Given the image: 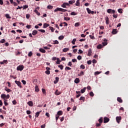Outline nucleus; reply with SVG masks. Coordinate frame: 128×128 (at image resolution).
Masks as SVG:
<instances>
[{"label":"nucleus","instance_id":"nucleus-1","mask_svg":"<svg viewBox=\"0 0 128 128\" xmlns=\"http://www.w3.org/2000/svg\"><path fill=\"white\" fill-rule=\"evenodd\" d=\"M107 12L108 14H110V12H112V14H113V18H118V15H116L115 12H116V10H112V9H108L107 10Z\"/></svg>","mask_w":128,"mask_h":128},{"label":"nucleus","instance_id":"nucleus-2","mask_svg":"<svg viewBox=\"0 0 128 128\" xmlns=\"http://www.w3.org/2000/svg\"><path fill=\"white\" fill-rule=\"evenodd\" d=\"M68 12V10L62 8H57L54 10V12Z\"/></svg>","mask_w":128,"mask_h":128},{"label":"nucleus","instance_id":"nucleus-3","mask_svg":"<svg viewBox=\"0 0 128 128\" xmlns=\"http://www.w3.org/2000/svg\"><path fill=\"white\" fill-rule=\"evenodd\" d=\"M24 65H20L17 67L16 70H20V72H22V70H24Z\"/></svg>","mask_w":128,"mask_h":128},{"label":"nucleus","instance_id":"nucleus-4","mask_svg":"<svg viewBox=\"0 0 128 128\" xmlns=\"http://www.w3.org/2000/svg\"><path fill=\"white\" fill-rule=\"evenodd\" d=\"M121 120H122L121 116H116V120L118 124H120V122Z\"/></svg>","mask_w":128,"mask_h":128},{"label":"nucleus","instance_id":"nucleus-5","mask_svg":"<svg viewBox=\"0 0 128 128\" xmlns=\"http://www.w3.org/2000/svg\"><path fill=\"white\" fill-rule=\"evenodd\" d=\"M16 84L18 86H20V88H22V86L20 84H22V83L20 81L15 80Z\"/></svg>","mask_w":128,"mask_h":128},{"label":"nucleus","instance_id":"nucleus-6","mask_svg":"<svg viewBox=\"0 0 128 128\" xmlns=\"http://www.w3.org/2000/svg\"><path fill=\"white\" fill-rule=\"evenodd\" d=\"M110 122V118H108L107 117H104V124H106V122Z\"/></svg>","mask_w":128,"mask_h":128},{"label":"nucleus","instance_id":"nucleus-7","mask_svg":"<svg viewBox=\"0 0 128 128\" xmlns=\"http://www.w3.org/2000/svg\"><path fill=\"white\" fill-rule=\"evenodd\" d=\"M27 104H28V106H34V102H32V101H29L28 102Z\"/></svg>","mask_w":128,"mask_h":128},{"label":"nucleus","instance_id":"nucleus-8","mask_svg":"<svg viewBox=\"0 0 128 128\" xmlns=\"http://www.w3.org/2000/svg\"><path fill=\"white\" fill-rule=\"evenodd\" d=\"M1 98H2L4 100H6V94H2Z\"/></svg>","mask_w":128,"mask_h":128},{"label":"nucleus","instance_id":"nucleus-9","mask_svg":"<svg viewBox=\"0 0 128 128\" xmlns=\"http://www.w3.org/2000/svg\"><path fill=\"white\" fill-rule=\"evenodd\" d=\"M92 49H90L88 51V56H92Z\"/></svg>","mask_w":128,"mask_h":128},{"label":"nucleus","instance_id":"nucleus-10","mask_svg":"<svg viewBox=\"0 0 128 128\" xmlns=\"http://www.w3.org/2000/svg\"><path fill=\"white\" fill-rule=\"evenodd\" d=\"M118 32V30L116 29H113L112 30V34H116Z\"/></svg>","mask_w":128,"mask_h":128},{"label":"nucleus","instance_id":"nucleus-11","mask_svg":"<svg viewBox=\"0 0 128 128\" xmlns=\"http://www.w3.org/2000/svg\"><path fill=\"white\" fill-rule=\"evenodd\" d=\"M60 94H62V92H58V90L54 92V94H56V96H59Z\"/></svg>","mask_w":128,"mask_h":128},{"label":"nucleus","instance_id":"nucleus-12","mask_svg":"<svg viewBox=\"0 0 128 128\" xmlns=\"http://www.w3.org/2000/svg\"><path fill=\"white\" fill-rule=\"evenodd\" d=\"M40 52H42V54H46V50L44 48H40L39 50Z\"/></svg>","mask_w":128,"mask_h":128},{"label":"nucleus","instance_id":"nucleus-13","mask_svg":"<svg viewBox=\"0 0 128 128\" xmlns=\"http://www.w3.org/2000/svg\"><path fill=\"white\" fill-rule=\"evenodd\" d=\"M32 34V36H36V34H38V31L36 30H33Z\"/></svg>","mask_w":128,"mask_h":128},{"label":"nucleus","instance_id":"nucleus-14","mask_svg":"<svg viewBox=\"0 0 128 128\" xmlns=\"http://www.w3.org/2000/svg\"><path fill=\"white\" fill-rule=\"evenodd\" d=\"M105 20L106 24H110V18H108V17L106 18Z\"/></svg>","mask_w":128,"mask_h":128},{"label":"nucleus","instance_id":"nucleus-15","mask_svg":"<svg viewBox=\"0 0 128 128\" xmlns=\"http://www.w3.org/2000/svg\"><path fill=\"white\" fill-rule=\"evenodd\" d=\"M48 26H50V24L44 23V28H46Z\"/></svg>","mask_w":128,"mask_h":128},{"label":"nucleus","instance_id":"nucleus-16","mask_svg":"<svg viewBox=\"0 0 128 128\" xmlns=\"http://www.w3.org/2000/svg\"><path fill=\"white\" fill-rule=\"evenodd\" d=\"M35 92H40V89L38 88V86H36L35 87Z\"/></svg>","mask_w":128,"mask_h":128},{"label":"nucleus","instance_id":"nucleus-17","mask_svg":"<svg viewBox=\"0 0 128 128\" xmlns=\"http://www.w3.org/2000/svg\"><path fill=\"white\" fill-rule=\"evenodd\" d=\"M117 100L118 102L122 103V98L118 97L117 98Z\"/></svg>","mask_w":128,"mask_h":128},{"label":"nucleus","instance_id":"nucleus-18","mask_svg":"<svg viewBox=\"0 0 128 128\" xmlns=\"http://www.w3.org/2000/svg\"><path fill=\"white\" fill-rule=\"evenodd\" d=\"M74 2H76V0H70L68 2L69 4H74Z\"/></svg>","mask_w":128,"mask_h":128},{"label":"nucleus","instance_id":"nucleus-19","mask_svg":"<svg viewBox=\"0 0 128 128\" xmlns=\"http://www.w3.org/2000/svg\"><path fill=\"white\" fill-rule=\"evenodd\" d=\"M70 48H64L62 50V52H68V50H69Z\"/></svg>","mask_w":128,"mask_h":128},{"label":"nucleus","instance_id":"nucleus-20","mask_svg":"<svg viewBox=\"0 0 128 128\" xmlns=\"http://www.w3.org/2000/svg\"><path fill=\"white\" fill-rule=\"evenodd\" d=\"M86 88H84L82 89L80 92L82 94H84L86 92Z\"/></svg>","mask_w":128,"mask_h":128},{"label":"nucleus","instance_id":"nucleus-21","mask_svg":"<svg viewBox=\"0 0 128 128\" xmlns=\"http://www.w3.org/2000/svg\"><path fill=\"white\" fill-rule=\"evenodd\" d=\"M76 6H80V0H77L76 4H75Z\"/></svg>","mask_w":128,"mask_h":128},{"label":"nucleus","instance_id":"nucleus-22","mask_svg":"<svg viewBox=\"0 0 128 128\" xmlns=\"http://www.w3.org/2000/svg\"><path fill=\"white\" fill-rule=\"evenodd\" d=\"M80 26V22H76L74 24V26H76V28H78V26Z\"/></svg>","mask_w":128,"mask_h":128},{"label":"nucleus","instance_id":"nucleus-23","mask_svg":"<svg viewBox=\"0 0 128 128\" xmlns=\"http://www.w3.org/2000/svg\"><path fill=\"white\" fill-rule=\"evenodd\" d=\"M60 44V42L57 40H55L53 41L54 44Z\"/></svg>","mask_w":128,"mask_h":128},{"label":"nucleus","instance_id":"nucleus-24","mask_svg":"<svg viewBox=\"0 0 128 128\" xmlns=\"http://www.w3.org/2000/svg\"><path fill=\"white\" fill-rule=\"evenodd\" d=\"M5 90L6 92H12V90H10V89L9 88H8L7 87H5Z\"/></svg>","mask_w":128,"mask_h":128},{"label":"nucleus","instance_id":"nucleus-25","mask_svg":"<svg viewBox=\"0 0 128 128\" xmlns=\"http://www.w3.org/2000/svg\"><path fill=\"white\" fill-rule=\"evenodd\" d=\"M64 36H60L58 37V40H64Z\"/></svg>","mask_w":128,"mask_h":128},{"label":"nucleus","instance_id":"nucleus-26","mask_svg":"<svg viewBox=\"0 0 128 128\" xmlns=\"http://www.w3.org/2000/svg\"><path fill=\"white\" fill-rule=\"evenodd\" d=\"M40 112H41V111H40V112H36V116H36V118H38V116H40Z\"/></svg>","mask_w":128,"mask_h":128},{"label":"nucleus","instance_id":"nucleus-27","mask_svg":"<svg viewBox=\"0 0 128 128\" xmlns=\"http://www.w3.org/2000/svg\"><path fill=\"white\" fill-rule=\"evenodd\" d=\"M34 12L36 14L37 16H40V13L38 12L37 10H35Z\"/></svg>","mask_w":128,"mask_h":128},{"label":"nucleus","instance_id":"nucleus-28","mask_svg":"<svg viewBox=\"0 0 128 128\" xmlns=\"http://www.w3.org/2000/svg\"><path fill=\"white\" fill-rule=\"evenodd\" d=\"M103 48V46L102 45L100 44H98V46H97V48H98V49H100V48Z\"/></svg>","mask_w":128,"mask_h":128},{"label":"nucleus","instance_id":"nucleus-29","mask_svg":"<svg viewBox=\"0 0 128 128\" xmlns=\"http://www.w3.org/2000/svg\"><path fill=\"white\" fill-rule=\"evenodd\" d=\"M56 60V64H60V58H57Z\"/></svg>","mask_w":128,"mask_h":128},{"label":"nucleus","instance_id":"nucleus-30","mask_svg":"<svg viewBox=\"0 0 128 128\" xmlns=\"http://www.w3.org/2000/svg\"><path fill=\"white\" fill-rule=\"evenodd\" d=\"M8 62V60H4L3 62H0V64H6Z\"/></svg>","mask_w":128,"mask_h":128},{"label":"nucleus","instance_id":"nucleus-31","mask_svg":"<svg viewBox=\"0 0 128 128\" xmlns=\"http://www.w3.org/2000/svg\"><path fill=\"white\" fill-rule=\"evenodd\" d=\"M57 114H58V116H62V111H58L57 113Z\"/></svg>","mask_w":128,"mask_h":128},{"label":"nucleus","instance_id":"nucleus-32","mask_svg":"<svg viewBox=\"0 0 128 128\" xmlns=\"http://www.w3.org/2000/svg\"><path fill=\"white\" fill-rule=\"evenodd\" d=\"M54 6H52L49 5L47 6V8L49 10H52Z\"/></svg>","mask_w":128,"mask_h":128},{"label":"nucleus","instance_id":"nucleus-33","mask_svg":"<svg viewBox=\"0 0 128 128\" xmlns=\"http://www.w3.org/2000/svg\"><path fill=\"white\" fill-rule=\"evenodd\" d=\"M4 104L6 106H8V103L6 102H8V100H4Z\"/></svg>","mask_w":128,"mask_h":128},{"label":"nucleus","instance_id":"nucleus-34","mask_svg":"<svg viewBox=\"0 0 128 128\" xmlns=\"http://www.w3.org/2000/svg\"><path fill=\"white\" fill-rule=\"evenodd\" d=\"M70 20V18L69 17H64V20L68 21V20Z\"/></svg>","mask_w":128,"mask_h":128},{"label":"nucleus","instance_id":"nucleus-35","mask_svg":"<svg viewBox=\"0 0 128 128\" xmlns=\"http://www.w3.org/2000/svg\"><path fill=\"white\" fill-rule=\"evenodd\" d=\"M70 14L71 16H76V14H78V13H76L74 12H71Z\"/></svg>","mask_w":128,"mask_h":128},{"label":"nucleus","instance_id":"nucleus-36","mask_svg":"<svg viewBox=\"0 0 128 128\" xmlns=\"http://www.w3.org/2000/svg\"><path fill=\"white\" fill-rule=\"evenodd\" d=\"M85 100H86V98L84 96H81L80 98V100H83V102H84Z\"/></svg>","mask_w":128,"mask_h":128},{"label":"nucleus","instance_id":"nucleus-37","mask_svg":"<svg viewBox=\"0 0 128 128\" xmlns=\"http://www.w3.org/2000/svg\"><path fill=\"white\" fill-rule=\"evenodd\" d=\"M76 38L73 39V40L72 42V44H76Z\"/></svg>","mask_w":128,"mask_h":128},{"label":"nucleus","instance_id":"nucleus-38","mask_svg":"<svg viewBox=\"0 0 128 128\" xmlns=\"http://www.w3.org/2000/svg\"><path fill=\"white\" fill-rule=\"evenodd\" d=\"M101 73H102V72H94V74L96 76H98V75L100 74H101Z\"/></svg>","mask_w":128,"mask_h":128},{"label":"nucleus","instance_id":"nucleus-39","mask_svg":"<svg viewBox=\"0 0 128 128\" xmlns=\"http://www.w3.org/2000/svg\"><path fill=\"white\" fill-rule=\"evenodd\" d=\"M38 30V32H43V33L46 32V30H44L40 29V30Z\"/></svg>","mask_w":128,"mask_h":128},{"label":"nucleus","instance_id":"nucleus-40","mask_svg":"<svg viewBox=\"0 0 128 128\" xmlns=\"http://www.w3.org/2000/svg\"><path fill=\"white\" fill-rule=\"evenodd\" d=\"M90 38H91V40H96V38H94V36L92 35H90Z\"/></svg>","mask_w":128,"mask_h":128},{"label":"nucleus","instance_id":"nucleus-41","mask_svg":"<svg viewBox=\"0 0 128 128\" xmlns=\"http://www.w3.org/2000/svg\"><path fill=\"white\" fill-rule=\"evenodd\" d=\"M72 70V68L68 67V66H66L65 68V70Z\"/></svg>","mask_w":128,"mask_h":128},{"label":"nucleus","instance_id":"nucleus-42","mask_svg":"<svg viewBox=\"0 0 128 128\" xmlns=\"http://www.w3.org/2000/svg\"><path fill=\"white\" fill-rule=\"evenodd\" d=\"M0 42L1 44H4V42H6V40L4 39H2L0 41Z\"/></svg>","mask_w":128,"mask_h":128},{"label":"nucleus","instance_id":"nucleus-43","mask_svg":"<svg viewBox=\"0 0 128 128\" xmlns=\"http://www.w3.org/2000/svg\"><path fill=\"white\" fill-rule=\"evenodd\" d=\"M118 12L120 14H122V9L120 8L118 10Z\"/></svg>","mask_w":128,"mask_h":128},{"label":"nucleus","instance_id":"nucleus-44","mask_svg":"<svg viewBox=\"0 0 128 128\" xmlns=\"http://www.w3.org/2000/svg\"><path fill=\"white\" fill-rule=\"evenodd\" d=\"M50 28L52 32H54V28L50 26Z\"/></svg>","mask_w":128,"mask_h":128},{"label":"nucleus","instance_id":"nucleus-45","mask_svg":"<svg viewBox=\"0 0 128 128\" xmlns=\"http://www.w3.org/2000/svg\"><path fill=\"white\" fill-rule=\"evenodd\" d=\"M30 18V14H26V18H27V20H28V18Z\"/></svg>","mask_w":128,"mask_h":128},{"label":"nucleus","instance_id":"nucleus-46","mask_svg":"<svg viewBox=\"0 0 128 128\" xmlns=\"http://www.w3.org/2000/svg\"><path fill=\"white\" fill-rule=\"evenodd\" d=\"M86 10L88 14H90L92 10L90 9V8H86Z\"/></svg>","mask_w":128,"mask_h":128},{"label":"nucleus","instance_id":"nucleus-47","mask_svg":"<svg viewBox=\"0 0 128 128\" xmlns=\"http://www.w3.org/2000/svg\"><path fill=\"white\" fill-rule=\"evenodd\" d=\"M26 28H28V30H30V28H32V25H27Z\"/></svg>","mask_w":128,"mask_h":128},{"label":"nucleus","instance_id":"nucleus-48","mask_svg":"<svg viewBox=\"0 0 128 128\" xmlns=\"http://www.w3.org/2000/svg\"><path fill=\"white\" fill-rule=\"evenodd\" d=\"M58 67L60 68V70H64V66L62 65H59Z\"/></svg>","mask_w":128,"mask_h":128},{"label":"nucleus","instance_id":"nucleus-49","mask_svg":"<svg viewBox=\"0 0 128 128\" xmlns=\"http://www.w3.org/2000/svg\"><path fill=\"white\" fill-rule=\"evenodd\" d=\"M80 68H82V70H84L86 68V66H84V64H82L80 66Z\"/></svg>","mask_w":128,"mask_h":128},{"label":"nucleus","instance_id":"nucleus-50","mask_svg":"<svg viewBox=\"0 0 128 128\" xmlns=\"http://www.w3.org/2000/svg\"><path fill=\"white\" fill-rule=\"evenodd\" d=\"M68 66H72V64L71 62H70L68 64Z\"/></svg>","mask_w":128,"mask_h":128},{"label":"nucleus","instance_id":"nucleus-51","mask_svg":"<svg viewBox=\"0 0 128 128\" xmlns=\"http://www.w3.org/2000/svg\"><path fill=\"white\" fill-rule=\"evenodd\" d=\"M32 56V52H29L28 54V56Z\"/></svg>","mask_w":128,"mask_h":128},{"label":"nucleus","instance_id":"nucleus-52","mask_svg":"<svg viewBox=\"0 0 128 128\" xmlns=\"http://www.w3.org/2000/svg\"><path fill=\"white\" fill-rule=\"evenodd\" d=\"M28 8V6L25 5V6H23V10H26V8Z\"/></svg>","mask_w":128,"mask_h":128},{"label":"nucleus","instance_id":"nucleus-53","mask_svg":"<svg viewBox=\"0 0 128 128\" xmlns=\"http://www.w3.org/2000/svg\"><path fill=\"white\" fill-rule=\"evenodd\" d=\"M45 72L46 74H50V71L46 70Z\"/></svg>","mask_w":128,"mask_h":128},{"label":"nucleus","instance_id":"nucleus-54","mask_svg":"<svg viewBox=\"0 0 128 128\" xmlns=\"http://www.w3.org/2000/svg\"><path fill=\"white\" fill-rule=\"evenodd\" d=\"M5 16L6 18H10V14H6L5 15Z\"/></svg>","mask_w":128,"mask_h":128},{"label":"nucleus","instance_id":"nucleus-55","mask_svg":"<svg viewBox=\"0 0 128 128\" xmlns=\"http://www.w3.org/2000/svg\"><path fill=\"white\" fill-rule=\"evenodd\" d=\"M98 122H99L100 124H102V118H100L98 120Z\"/></svg>","mask_w":128,"mask_h":128},{"label":"nucleus","instance_id":"nucleus-56","mask_svg":"<svg viewBox=\"0 0 128 128\" xmlns=\"http://www.w3.org/2000/svg\"><path fill=\"white\" fill-rule=\"evenodd\" d=\"M78 60H82V56H78L77 57Z\"/></svg>","mask_w":128,"mask_h":128},{"label":"nucleus","instance_id":"nucleus-57","mask_svg":"<svg viewBox=\"0 0 128 128\" xmlns=\"http://www.w3.org/2000/svg\"><path fill=\"white\" fill-rule=\"evenodd\" d=\"M12 4H14V6H18V4L16 2H13Z\"/></svg>","mask_w":128,"mask_h":128},{"label":"nucleus","instance_id":"nucleus-58","mask_svg":"<svg viewBox=\"0 0 128 128\" xmlns=\"http://www.w3.org/2000/svg\"><path fill=\"white\" fill-rule=\"evenodd\" d=\"M90 96H94V92H90Z\"/></svg>","mask_w":128,"mask_h":128},{"label":"nucleus","instance_id":"nucleus-59","mask_svg":"<svg viewBox=\"0 0 128 128\" xmlns=\"http://www.w3.org/2000/svg\"><path fill=\"white\" fill-rule=\"evenodd\" d=\"M88 64H92V60H90L87 62Z\"/></svg>","mask_w":128,"mask_h":128},{"label":"nucleus","instance_id":"nucleus-60","mask_svg":"<svg viewBox=\"0 0 128 128\" xmlns=\"http://www.w3.org/2000/svg\"><path fill=\"white\" fill-rule=\"evenodd\" d=\"M72 62H78V60L76 59H72Z\"/></svg>","mask_w":128,"mask_h":128},{"label":"nucleus","instance_id":"nucleus-61","mask_svg":"<svg viewBox=\"0 0 128 128\" xmlns=\"http://www.w3.org/2000/svg\"><path fill=\"white\" fill-rule=\"evenodd\" d=\"M84 40H86V38H82V39H80L79 40V42H84Z\"/></svg>","mask_w":128,"mask_h":128},{"label":"nucleus","instance_id":"nucleus-62","mask_svg":"<svg viewBox=\"0 0 128 128\" xmlns=\"http://www.w3.org/2000/svg\"><path fill=\"white\" fill-rule=\"evenodd\" d=\"M12 104H16V100H14L12 102Z\"/></svg>","mask_w":128,"mask_h":128},{"label":"nucleus","instance_id":"nucleus-63","mask_svg":"<svg viewBox=\"0 0 128 128\" xmlns=\"http://www.w3.org/2000/svg\"><path fill=\"white\" fill-rule=\"evenodd\" d=\"M26 114H30V110H28L26 111Z\"/></svg>","mask_w":128,"mask_h":128},{"label":"nucleus","instance_id":"nucleus-64","mask_svg":"<svg viewBox=\"0 0 128 128\" xmlns=\"http://www.w3.org/2000/svg\"><path fill=\"white\" fill-rule=\"evenodd\" d=\"M46 128V124H44L43 125L41 126V128Z\"/></svg>","mask_w":128,"mask_h":128}]
</instances>
